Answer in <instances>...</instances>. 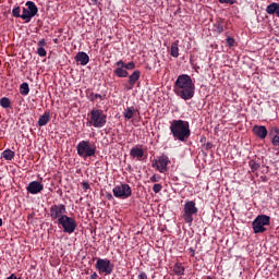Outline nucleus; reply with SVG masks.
Segmentation results:
<instances>
[{
	"label": "nucleus",
	"mask_w": 279,
	"mask_h": 279,
	"mask_svg": "<svg viewBox=\"0 0 279 279\" xmlns=\"http://www.w3.org/2000/svg\"><path fill=\"white\" fill-rule=\"evenodd\" d=\"M227 46L228 47H234V38L228 37L227 38Z\"/></svg>",
	"instance_id": "nucleus-36"
},
{
	"label": "nucleus",
	"mask_w": 279,
	"mask_h": 279,
	"mask_svg": "<svg viewBox=\"0 0 279 279\" xmlns=\"http://www.w3.org/2000/svg\"><path fill=\"white\" fill-rule=\"evenodd\" d=\"M106 96H101V94H90V101H95V99H100V101H104Z\"/></svg>",
	"instance_id": "nucleus-32"
},
{
	"label": "nucleus",
	"mask_w": 279,
	"mask_h": 279,
	"mask_svg": "<svg viewBox=\"0 0 279 279\" xmlns=\"http://www.w3.org/2000/svg\"><path fill=\"white\" fill-rule=\"evenodd\" d=\"M12 14L15 19H21L22 14H21V7H16L13 9Z\"/></svg>",
	"instance_id": "nucleus-31"
},
{
	"label": "nucleus",
	"mask_w": 279,
	"mask_h": 279,
	"mask_svg": "<svg viewBox=\"0 0 279 279\" xmlns=\"http://www.w3.org/2000/svg\"><path fill=\"white\" fill-rule=\"evenodd\" d=\"M190 251L192 252V256H195V250L190 248Z\"/></svg>",
	"instance_id": "nucleus-45"
},
{
	"label": "nucleus",
	"mask_w": 279,
	"mask_h": 279,
	"mask_svg": "<svg viewBox=\"0 0 279 279\" xmlns=\"http://www.w3.org/2000/svg\"><path fill=\"white\" fill-rule=\"evenodd\" d=\"M169 162H171V160H169V157H167V155H162L158 157V159H155L151 166L154 169L159 171V173H166V171H168L169 169Z\"/></svg>",
	"instance_id": "nucleus-11"
},
{
	"label": "nucleus",
	"mask_w": 279,
	"mask_h": 279,
	"mask_svg": "<svg viewBox=\"0 0 279 279\" xmlns=\"http://www.w3.org/2000/svg\"><path fill=\"white\" fill-rule=\"evenodd\" d=\"M198 209L195 205V201H186L183 207V219L185 223H193V215H197Z\"/></svg>",
	"instance_id": "nucleus-6"
},
{
	"label": "nucleus",
	"mask_w": 279,
	"mask_h": 279,
	"mask_svg": "<svg viewBox=\"0 0 279 279\" xmlns=\"http://www.w3.org/2000/svg\"><path fill=\"white\" fill-rule=\"evenodd\" d=\"M272 132H275V136L272 137V145L275 147H279V129L278 128H275L272 129Z\"/></svg>",
	"instance_id": "nucleus-28"
},
{
	"label": "nucleus",
	"mask_w": 279,
	"mask_h": 279,
	"mask_svg": "<svg viewBox=\"0 0 279 279\" xmlns=\"http://www.w3.org/2000/svg\"><path fill=\"white\" fill-rule=\"evenodd\" d=\"M7 279H21V278H17L16 275L12 274V275L9 276Z\"/></svg>",
	"instance_id": "nucleus-44"
},
{
	"label": "nucleus",
	"mask_w": 279,
	"mask_h": 279,
	"mask_svg": "<svg viewBox=\"0 0 279 279\" xmlns=\"http://www.w3.org/2000/svg\"><path fill=\"white\" fill-rule=\"evenodd\" d=\"M267 14H276V16H279V3L272 2L266 8Z\"/></svg>",
	"instance_id": "nucleus-18"
},
{
	"label": "nucleus",
	"mask_w": 279,
	"mask_h": 279,
	"mask_svg": "<svg viewBox=\"0 0 279 279\" xmlns=\"http://www.w3.org/2000/svg\"><path fill=\"white\" fill-rule=\"evenodd\" d=\"M114 75H117V77H128V75H130V73H128V70H125V68H117L113 71Z\"/></svg>",
	"instance_id": "nucleus-23"
},
{
	"label": "nucleus",
	"mask_w": 279,
	"mask_h": 279,
	"mask_svg": "<svg viewBox=\"0 0 279 279\" xmlns=\"http://www.w3.org/2000/svg\"><path fill=\"white\" fill-rule=\"evenodd\" d=\"M173 88L175 96L184 99V101L195 97V83H193V78L189 74L179 75Z\"/></svg>",
	"instance_id": "nucleus-1"
},
{
	"label": "nucleus",
	"mask_w": 279,
	"mask_h": 279,
	"mask_svg": "<svg viewBox=\"0 0 279 279\" xmlns=\"http://www.w3.org/2000/svg\"><path fill=\"white\" fill-rule=\"evenodd\" d=\"M0 106L2 108H10V106H11L10 98H8V97L1 98L0 99Z\"/></svg>",
	"instance_id": "nucleus-30"
},
{
	"label": "nucleus",
	"mask_w": 279,
	"mask_h": 279,
	"mask_svg": "<svg viewBox=\"0 0 279 279\" xmlns=\"http://www.w3.org/2000/svg\"><path fill=\"white\" fill-rule=\"evenodd\" d=\"M141 80V71L135 70L130 76H129V86H126V90H132L134 88L136 81Z\"/></svg>",
	"instance_id": "nucleus-13"
},
{
	"label": "nucleus",
	"mask_w": 279,
	"mask_h": 279,
	"mask_svg": "<svg viewBox=\"0 0 279 279\" xmlns=\"http://www.w3.org/2000/svg\"><path fill=\"white\" fill-rule=\"evenodd\" d=\"M62 217H66V206H64V204L52 205L50 207V218L52 219V221H56V219H58L59 223Z\"/></svg>",
	"instance_id": "nucleus-10"
},
{
	"label": "nucleus",
	"mask_w": 279,
	"mask_h": 279,
	"mask_svg": "<svg viewBox=\"0 0 279 279\" xmlns=\"http://www.w3.org/2000/svg\"><path fill=\"white\" fill-rule=\"evenodd\" d=\"M173 272L175 276H184V266L182 263H177L173 267Z\"/></svg>",
	"instance_id": "nucleus-24"
},
{
	"label": "nucleus",
	"mask_w": 279,
	"mask_h": 279,
	"mask_svg": "<svg viewBox=\"0 0 279 279\" xmlns=\"http://www.w3.org/2000/svg\"><path fill=\"white\" fill-rule=\"evenodd\" d=\"M83 189L88 191V189H90V184H88V182H83Z\"/></svg>",
	"instance_id": "nucleus-42"
},
{
	"label": "nucleus",
	"mask_w": 279,
	"mask_h": 279,
	"mask_svg": "<svg viewBox=\"0 0 279 279\" xmlns=\"http://www.w3.org/2000/svg\"><path fill=\"white\" fill-rule=\"evenodd\" d=\"M219 3H229V5H234V3H236V0H219Z\"/></svg>",
	"instance_id": "nucleus-37"
},
{
	"label": "nucleus",
	"mask_w": 279,
	"mask_h": 279,
	"mask_svg": "<svg viewBox=\"0 0 279 279\" xmlns=\"http://www.w3.org/2000/svg\"><path fill=\"white\" fill-rule=\"evenodd\" d=\"M248 167L251 168L252 173H254L260 169V163L256 162L255 160H251L248 162Z\"/></svg>",
	"instance_id": "nucleus-29"
},
{
	"label": "nucleus",
	"mask_w": 279,
	"mask_h": 279,
	"mask_svg": "<svg viewBox=\"0 0 279 279\" xmlns=\"http://www.w3.org/2000/svg\"><path fill=\"white\" fill-rule=\"evenodd\" d=\"M95 267L99 274H104L105 276H110L114 271V264L108 258H98Z\"/></svg>",
	"instance_id": "nucleus-7"
},
{
	"label": "nucleus",
	"mask_w": 279,
	"mask_h": 279,
	"mask_svg": "<svg viewBox=\"0 0 279 279\" xmlns=\"http://www.w3.org/2000/svg\"><path fill=\"white\" fill-rule=\"evenodd\" d=\"M130 156L131 158H136L137 160H141L143 156H145V151L143 150V148L133 147L130 150Z\"/></svg>",
	"instance_id": "nucleus-16"
},
{
	"label": "nucleus",
	"mask_w": 279,
	"mask_h": 279,
	"mask_svg": "<svg viewBox=\"0 0 279 279\" xmlns=\"http://www.w3.org/2000/svg\"><path fill=\"white\" fill-rule=\"evenodd\" d=\"M207 147H210V144H207Z\"/></svg>",
	"instance_id": "nucleus-47"
},
{
	"label": "nucleus",
	"mask_w": 279,
	"mask_h": 279,
	"mask_svg": "<svg viewBox=\"0 0 279 279\" xmlns=\"http://www.w3.org/2000/svg\"><path fill=\"white\" fill-rule=\"evenodd\" d=\"M14 151L11 150V149H5L3 153H2V157L4 158V160H13L14 159Z\"/></svg>",
	"instance_id": "nucleus-26"
},
{
	"label": "nucleus",
	"mask_w": 279,
	"mask_h": 279,
	"mask_svg": "<svg viewBox=\"0 0 279 279\" xmlns=\"http://www.w3.org/2000/svg\"><path fill=\"white\" fill-rule=\"evenodd\" d=\"M180 40H175L174 43L171 44V48H170V56H172V58H178V56H180Z\"/></svg>",
	"instance_id": "nucleus-17"
},
{
	"label": "nucleus",
	"mask_w": 279,
	"mask_h": 279,
	"mask_svg": "<svg viewBox=\"0 0 279 279\" xmlns=\"http://www.w3.org/2000/svg\"><path fill=\"white\" fill-rule=\"evenodd\" d=\"M170 132L173 138L181 143H184L191 136V128L189 122L184 120H173L170 122Z\"/></svg>",
	"instance_id": "nucleus-2"
},
{
	"label": "nucleus",
	"mask_w": 279,
	"mask_h": 279,
	"mask_svg": "<svg viewBox=\"0 0 279 279\" xmlns=\"http://www.w3.org/2000/svg\"><path fill=\"white\" fill-rule=\"evenodd\" d=\"M150 182L155 183V182H160V177L154 174L153 177H150Z\"/></svg>",
	"instance_id": "nucleus-39"
},
{
	"label": "nucleus",
	"mask_w": 279,
	"mask_h": 279,
	"mask_svg": "<svg viewBox=\"0 0 279 279\" xmlns=\"http://www.w3.org/2000/svg\"><path fill=\"white\" fill-rule=\"evenodd\" d=\"M59 226H62L63 232L68 234H73L77 228V222H75V218L63 216L59 219Z\"/></svg>",
	"instance_id": "nucleus-8"
},
{
	"label": "nucleus",
	"mask_w": 279,
	"mask_h": 279,
	"mask_svg": "<svg viewBox=\"0 0 279 279\" xmlns=\"http://www.w3.org/2000/svg\"><path fill=\"white\" fill-rule=\"evenodd\" d=\"M76 151L81 158H90L97 154V146L95 144H90V141H81L76 145Z\"/></svg>",
	"instance_id": "nucleus-4"
},
{
	"label": "nucleus",
	"mask_w": 279,
	"mask_h": 279,
	"mask_svg": "<svg viewBox=\"0 0 279 279\" xmlns=\"http://www.w3.org/2000/svg\"><path fill=\"white\" fill-rule=\"evenodd\" d=\"M137 278H138V279H148L146 272H140V275H138Z\"/></svg>",
	"instance_id": "nucleus-41"
},
{
	"label": "nucleus",
	"mask_w": 279,
	"mask_h": 279,
	"mask_svg": "<svg viewBox=\"0 0 279 279\" xmlns=\"http://www.w3.org/2000/svg\"><path fill=\"white\" fill-rule=\"evenodd\" d=\"M37 53L40 58H45L47 56V50H45L44 47H38L37 48Z\"/></svg>",
	"instance_id": "nucleus-33"
},
{
	"label": "nucleus",
	"mask_w": 279,
	"mask_h": 279,
	"mask_svg": "<svg viewBox=\"0 0 279 279\" xmlns=\"http://www.w3.org/2000/svg\"><path fill=\"white\" fill-rule=\"evenodd\" d=\"M116 64L118 69H125V62H123V60L118 61Z\"/></svg>",
	"instance_id": "nucleus-38"
},
{
	"label": "nucleus",
	"mask_w": 279,
	"mask_h": 279,
	"mask_svg": "<svg viewBox=\"0 0 279 279\" xmlns=\"http://www.w3.org/2000/svg\"><path fill=\"white\" fill-rule=\"evenodd\" d=\"M49 121H51V114L45 112L43 116L39 117V120H38L39 128L47 125Z\"/></svg>",
	"instance_id": "nucleus-19"
},
{
	"label": "nucleus",
	"mask_w": 279,
	"mask_h": 279,
	"mask_svg": "<svg viewBox=\"0 0 279 279\" xmlns=\"http://www.w3.org/2000/svg\"><path fill=\"white\" fill-rule=\"evenodd\" d=\"M98 277L97 272H93L89 279H97Z\"/></svg>",
	"instance_id": "nucleus-43"
},
{
	"label": "nucleus",
	"mask_w": 279,
	"mask_h": 279,
	"mask_svg": "<svg viewBox=\"0 0 279 279\" xmlns=\"http://www.w3.org/2000/svg\"><path fill=\"white\" fill-rule=\"evenodd\" d=\"M112 193L119 199H128V197H132V187L128 183H122L113 187Z\"/></svg>",
	"instance_id": "nucleus-9"
},
{
	"label": "nucleus",
	"mask_w": 279,
	"mask_h": 279,
	"mask_svg": "<svg viewBox=\"0 0 279 279\" xmlns=\"http://www.w3.org/2000/svg\"><path fill=\"white\" fill-rule=\"evenodd\" d=\"M21 19L23 21H26V23H29V21H32V19H34V15H31L29 11L24 8L23 13L21 15Z\"/></svg>",
	"instance_id": "nucleus-25"
},
{
	"label": "nucleus",
	"mask_w": 279,
	"mask_h": 279,
	"mask_svg": "<svg viewBox=\"0 0 279 279\" xmlns=\"http://www.w3.org/2000/svg\"><path fill=\"white\" fill-rule=\"evenodd\" d=\"M3 226V219L0 218V227Z\"/></svg>",
	"instance_id": "nucleus-46"
},
{
	"label": "nucleus",
	"mask_w": 279,
	"mask_h": 279,
	"mask_svg": "<svg viewBox=\"0 0 279 279\" xmlns=\"http://www.w3.org/2000/svg\"><path fill=\"white\" fill-rule=\"evenodd\" d=\"M108 121V117L101 109H92L89 112L88 123L92 128H104Z\"/></svg>",
	"instance_id": "nucleus-3"
},
{
	"label": "nucleus",
	"mask_w": 279,
	"mask_h": 279,
	"mask_svg": "<svg viewBox=\"0 0 279 279\" xmlns=\"http://www.w3.org/2000/svg\"><path fill=\"white\" fill-rule=\"evenodd\" d=\"M45 189V185H43L38 181H32L27 187L26 191L31 193L32 195H38V193H41V191Z\"/></svg>",
	"instance_id": "nucleus-12"
},
{
	"label": "nucleus",
	"mask_w": 279,
	"mask_h": 279,
	"mask_svg": "<svg viewBox=\"0 0 279 279\" xmlns=\"http://www.w3.org/2000/svg\"><path fill=\"white\" fill-rule=\"evenodd\" d=\"M47 46V40L45 39H40L38 43H37V47H45Z\"/></svg>",
	"instance_id": "nucleus-40"
},
{
	"label": "nucleus",
	"mask_w": 279,
	"mask_h": 279,
	"mask_svg": "<svg viewBox=\"0 0 279 279\" xmlns=\"http://www.w3.org/2000/svg\"><path fill=\"white\" fill-rule=\"evenodd\" d=\"M271 221V217L267 215H259L253 221V232L254 234H263V232H267V228L265 226H269Z\"/></svg>",
	"instance_id": "nucleus-5"
},
{
	"label": "nucleus",
	"mask_w": 279,
	"mask_h": 279,
	"mask_svg": "<svg viewBox=\"0 0 279 279\" xmlns=\"http://www.w3.org/2000/svg\"><path fill=\"white\" fill-rule=\"evenodd\" d=\"M153 191L154 193H160V191H162V184L157 183L153 186Z\"/></svg>",
	"instance_id": "nucleus-35"
},
{
	"label": "nucleus",
	"mask_w": 279,
	"mask_h": 279,
	"mask_svg": "<svg viewBox=\"0 0 279 279\" xmlns=\"http://www.w3.org/2000/svg\"><path fill=\"white\" fill-rule=\"evenodd\" d=\"M74 60H76V62H80L81 66H86V64L90 62V57H88L86 52L82 51L74 57Z\"/></svg>",
	"instance_id": "nucleus-15"
},
{
	"label": "nucleus",
	"mask_w": 279,
	"mask_h": 279,
	"mask_svg": "<svg viewBox=\"0 0 279 279\" xmlns=\"http://www.w3.org/2000/svg\"><path fill=\"white\" fill-rule=\"evenodd\" d=\"M20 95H29V84L27 83H22L20 86Z\"/></svg>",
	"instance_id": "nucleus-27"
},
{
	"label": "nucleus",
	"mask_w": 279,
	"mask_h": 279,
	"mask_svg": "<svg viewBox=\"0 0 279 279\" xmlns=\"http://www.w3.org/2000/svg\"><path fill=\"white\" fill-rule=\"evenodd\" d=\"M214 32H216V34H223V22L221 20L214 23Z\"/></svg>",
	"instance_id": "nucleus-22"
},
{
	"label": "nucleus",
	"mask_w": 279,
	"mask_h": 279,
	"mask_svg": "<svg viewBox=\"0 0 279 279\" xmlns=\"http://www.w3.org/2000/svg\"><path fill=\"white\" fill-rule=\"evenodd\" d=\"M135 113H136V109H134V107H128L123 112V117L130 120L134 118Z\"/></svg>",
	"instance_id": "nucleus-21"
},
{
	"label": "nucleus",
	"mask_w": 279,
	"mask_h": 279,
	"mask_svg": "<svg viewBox=\"0 0 279 279\" xmlns=\"http://www.w3.org/2000/svg\"><path fill=\"white\" fill-rule=\"evenodd\" d=\"M124 69H126L128 71H132V70L136 69V64L134 62L125 63Z\"/></svg>",
	"instance_id": "nucleus-34"
},
{
	"label": "nucleus",
	"mask_w": 279,
	"mask_h": 279,
	"mask_svg": "<svg viewBox=\"0 0 279 279\" xmlns=\"http://www.w3.org/2000/svg\"><path fill=\"white\" fill-rule=\"evenodd\" d=\"M26 8L29 11L31 16H35L36 14H38V7H36V3H34L33 1H27Z\"/></svg>",
	"instance_id": "nucleus-20"
},
{
	"label": "nucleus",
	"mask_w": 279,
	"mask_h": 279,
	"mask_svg": "<svg viewBox=\"0 0 279 279\" xmlns=\"http://www.w3.org/2000/svg\"><path fill=\"white\" fill-rule=\"evenodd\" d=\"M253 133L255 134V136H257V138H267V128L264 125H255L253 126Z\"/></svg>",
	"instance_id": "nucleus-14"
}]
</instances>
